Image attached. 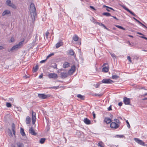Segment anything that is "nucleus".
<instances>
[{"label":"nucleus","mask_w":147,"mask_h":147,"mask_svg":"<svg viewBox=\"0 0 147 147\" xmlns=\"http://www.w3.org/2000/svg\"><path fill=\"white\" fill-rule=\"evenodd\" d=\"M30 15L32 19V22L34 23L35 19L37 17L36 10H30Z\"/></svg>","instance_id":"nucleus-1"},{"label":"nucleus","mask_w":147,"mask_h":147,"mask_svg":"<svg viewBox=\"0 0 147 147\" xmlns=\"http://www.w3.org/2000/svg\"><path fill=\"white\" fill-rule=\"evenodd\" d=\"M51 96L50 94H38V96L42 99H45L51 97Z\"/></svg>","instance_id":"nucleus-2"},{"label":"nucleus","mask_w":147,"mask_h":147,"mask_svg":"<svg viewBox=\"0 0 147 147\" xmlns=\"http://www.w3.org/2000/svg\"><path fill=\"white\" fill-rule=\"evenodd\" d=\"M6 3L7 6L13 8H16V6L12 3H11L10 0H7L6 1Z\"/></svg>","instance_id":"nucleus-3"},{"label":"nucleus","mask_w":147,"mask_h":147,"mask_svg":"<svg viewBox=\"0 0 147 147\" xmlns=\"http://www.w3.org/2000/svg\"><path fill=\"white\" fill-rule=\"evenodd\" d=\"M123 102L125 105H130V100L129 98H128L126 97H124Z\"/></svg>","instance_id":"nucleus-4"},{"label":"nucleus","mask_w":147,"mask_h":147,"mask_svg":"<svg viewBox=\"0 0 147 147\" xmlns=\"http://www.w3.org/2000/svg\"><path fill=\"white\" fill-rule=\"evenodd\" d=\"M101 82L102 83L108 84L113 82V81L109 79H104L102 80Z\"/></svg>","instance_id":"nucleus-5"},{"label":"nucleus","mask_w":147,"mask_h":147,"mask_svg":"<svg viewBox=\"0 0 147 147\" xmlns=\"http://www.w3.org/2000/svg\"><path fill=\"white\" fill-rule=\"evenodd\" d=\"M119 125L115 122H112L110 124V127L112 128L116 129L118 128Z\"/></svg>","instance_id":"nucleus-6"},{"label":"nucleus","mask_w":147,"mask_h":147,"mask_svg":"<svg viewBox=\"0 0 147 147\" xmlns=\"http://www.w3.org/2000/svg\"><path fill=\"white\" fill-rule=\"evenodd\" d=\"M48 76L50 78L57 79L58 78L57 74L54 73L49 74L48 75Z\"/></svg>","instance_id":"nucleus-7"},{"label":"nucleus","mask_w":147,"mask_h":147,"mask_svg":"<svg viewBox=\"0 0 147 147\" xmlns=\"http://www.w3.org/2000/svg\"><path fill=\"white\" fill-rule=\"evenodd\" d=\"M36 120V113L33 112V111H32V121L33 124H35Z\"/></svg>","instance_id":"nucleus-8"},{"label":"nucleus","mask_w":147,"mask_h":147,"mask_svg":"<svg viewBox=\"0 0 147 147\" xmlns=\"http://www.w3.org/2000/svg\"><path fill=\"white\" fill-rule=\"evenodd\" d=\"M134 140L135 141L137 142L138 144L142 146L145 145V144L144 142L142 140H139L138 138H135Z\"/></svg>","instance_id":"nucleus-9"},{"label":"nucleus","mask_w":147,"mask_h":147,"mask_svg":"<svg viewBox=\"0 0 147 147\" xmlns=\"http://www.w3.org/2000/svg\"><path fill=\"white\" fill-rule=\"evenodd\" d=\"M29 132V133L33 135L36 136L37 134V133L34 130L32 127H31L30 128Z\"/></svg>","instance_id":"nucleus-10"},{"label":"nucleus","mask_w":147,"mask_h":147,"mask_svg":"<svg viewBox=\"0 0 147 147\" xmlns=\"http://www.w3.org/2000/svg\"><path fill=\"white\" fill-rule=\"evenodd\" d=\"M63 43L62 40L60 39L59 42L56 44L55 47L56 48H58L60 46L63 45Z\"/></svg>","instance_id":"nucleus-11"},{"label":"nucleus","mask_w":147,"mask_h":147,"mask_svg":"<svg viewBox=\"0 0 147 147\" xmlns=\"http://www.w3.org/2000/svg\"><path fill=\"white\" fill-rule=\"evenodd\" d=\"M9 15V16H11V13L10 11L8 10H5L2 13V16Z\"/></svg>","instance_id":"nucleus-12"},{"label":"nucleus","mask_w":147,"mask_h":147,"mask_svg":"<svg viewBox=\"0 0 147 147\" xmlns=\"http://www.w3.org/2000/svg\"><path fill=\"white\" fill-rule=\"evenodd\" d=\"M11 129L13 133L14 136H16V126L14 123H13L11 125Z\"/></svg>","instance_id":"nucleus-13"},{"label":"nucleus","mask_w":147,"mask_h":147,"mask_svg":"<svg viewBox=\"0 0 147 147\" xmlns=\"http://www.w3.org/2000/svg\"><path fill=\"white\" fill-rule=\"evenodd\" d=\"M18 49H19V48L18 47V46L16 45H15L13 46L10 50H8L7 51L9 52L10 51L13 52L17 50Z\"/></svg>","instance_id":"nucleus-14"},{"label":"nucleus","mask_w":147,"mask_h":147,"mask_svg":"<svg viewBox=\"0 0 147 147\" xmlns=\"http://www.w3.org/2000/svg\"><path fill=\"white\" fill-rule=\"evenodd\" d=\"M61 78H67L68 75L66 72H62L60 74Z\"/></svg>","instance_id":"nucleus-15"},{"label":"nucleus","mask_w":147,"mask_h":147,"mask_svg":"<svg viewBox=\"0 0 147 147\" xmlns=\"http://www.w3.org/2000/svg\"><path fill=\"white\" fill-rule=\"evenodd\" d=\"M84 122L86 124L89 125L91 124V121L87 118H84Z\"/></svg>","instance_id":"nucleus-16"},{"label":"nucleus","mask_w":147,"mask_h":147,"mask_svg":"<svg viewBox=\"0 0 147 147\" xmlns=\"http://www.w3.org/2000/svg\"><path fill=\"white\" fill-rule=\"evenodd\" d=\"M104 121L107 124L109 123L111 121V119L108 117L105 118L104 120Z\"/></svg>","instance_id":"nucleus-17"},{"label":"nucleus","mask_w":147,"mask_h":147,"mask_svg":"<svg viewBox=\"0 0 147 147\" xmlns=\"http://www.w3.org/2000/svg\"><path fill=\"white\" fill-rule=\"evenodd\" d=\"M109 67H105L102 69V71L104 72H107L109 71Z\"/></svg>","instance_id":"nucleus-18"},{"label":"nucleus","mask_w":147,"mask_h":147,"mask_svg":"<svg viewBox=\"0 0 147 147\" xmlns=\"http://www.w3.org/2000/svg\"><path fill=\"white\" fill-rule=\"evenodd\" d=\"M26 124H28L30 123L31 122V119L29 116H27L26 118Z\"/></svg>","instance_id":"nucleus-19"},{"label":"nucleus","mask_w":147,"mask_h":147,"mask_svg":"<svg viewBox=\"0 0 147 147\" xmlns=\"http://www.w3.org/2000/svg\"><path fill=\"white\" fill-rule=\"evenodd\" d=\"M24 42V40H22L21 42H20L18 44H16V45L18 46V47L19 48L21 47L23 45V43Z\"/></svg>","instance_id":"nucleus-20"},{"label":"nucleus","mask_w":147,"mask_h":147,"mask_svg":"<svg viewBox=\"0 0 147 147\" xmlns=\"http://www.w3.org/2000/svg\"><path fill=\"white\" fill-rule=\"evenodd\" d=\"M69 66V63L67 62H65L63 65V67L64 68L68 67Z\"/></svg>","instance_id":"nucleus-21"},{"label":"nucleus","mask_w":147,"mask_h":147,"mask_svg":"<svg viewBox=\"0 0 147 147\" xmlns=\"http://www.w3.org/2000/svg\"><path fill=\"white\" fill-rule=\"evenodd\" d=\"M38 65H36L35 66L33 67V71L34 72H36L38 69Z\"/></svg>","instance_id":"nucleus-22"},{"label":"nucleus","mask_w":147,"mask_h":147,"mask_svg":"<svg viewBox=\"0 0 147 147\" xmlns=\"http://www.w3.org/2000/svg\"><path fill=\"white\" fill-rule=\"evenodd\" d=\"M20 134L23 136H26V134L24 132V129L22 127L20 128Z\"/></svg>","instance_id":"nucleus-23"},{"label":"nucleus","mask_w":147,"mask_h":147,"mask_svg":"<svg viewBox=\"0 0 147 147\" xmlns=\"http://www.w3.org/2000/svg\"><path fill=\"white\" fill-rule=\"evenodd\" d=\"M76 69V66L75 65H74L72 66L71 68V69L69 71H69H72V73H73L75 70Z\"/></svg>","instance_id":"nucleus-24"},{"label":"nucleus","mask_w":147,"mask_h":147,"mask_svg":"<svg viewBox=\"0 0 147 147\" xmlns=\"http://www.w3.org/2000/svg\"><path fill=\"white\" fill-rule=\"evenodd\" d=\"M77 97L82 100H84L85 99V96L80 94H78Z\"/></svg>","instance_id":"nucleus-25"},{"label":"nucleus","mask_w":147,"mask_h":147,"mask_svg":"<svg viewBox=\"0 0 147 147\" xmlns=\"http://www.w3.org/2000/svg\"><path fill=\"white\" fill-rule=\"evenodd\" d=\"M79 39V37L78 36L76 35L75 34L74 36L73 37V40L75 41H77Z\"/></svg>","instance_id":"nucleus-26"},{"label":"nucleus","mask_w":147,"mask_h":147,"mask_svg":"<svg viewBox=\"0 0 147 147\" xmlns=\"http://www.w3.org/2000/svg\"><path fill=\"white\" fill-rule=\"evenodd\" d=\"M30 9H36L35 5L33 3H31L30 6Z\"/></svg>","instance_id":"nucleus-27"},{"label":"nucleus","mask_w":147,"mask_h":147,"mask_svg":"<svg viewBox=\"0 0 147 147\" xmlns=\"http://www.w3.org/2000/svg\"><path fill=\"white\" fill-rule=\"evenodd\" d=\"M16 144L17 145V147H24V145L22 143L17 142Z\"/></svg>","instance_id":"nucleus-28"},{"label":"nucleus","mask_w":147,"mask_h":147,"mask_svg":"<svg viewBox=\"0 0 147 147\" xmlns=\"http://www.w3.org/2000/svg\"><path fill=\"white\" fill-rule=\"evenodd\" d=\"M8 133L9 134V136L10 137H13V134L11 131V129L8 128Z\"/></svg>","instance_id":"nucleus-29"},{"label":"nucleus","mask_w":147,"mask_h":147,"mask_svg":"<svg viewBox=\"0 0 147 147\" xmlns=\"http://www.w3.org/2000/svg\"><path fill=\"white\" fill-rule=\"evenodd\" d=\"M104 144L102 142H100L98 144V146L100 147H104Z\"/></svg>","instance_id":"nucleus-30"},{"label":"nucleus","mask_w":147,"mask_h":147,"mask_svg":"<svg viewBox=\"0 0 147 147\" xmlns=\"http://www.w3.org/2000/svg\"><path fill=\"white\" fill-rule=\"evenodd\" d=\"M57 65L55 63H53L52 64V67L55 69H57Z\"/></svg>","instance_id":"nucleus-31"},{"label":"nucleus","mask_w":147,"mask_h":147,"mask_svg":"<svg viewBox=\"0 0 147 147\" xmlns=\"http://www.w3.org/2000/svg\"><path fill=\"white\" fill-rule=\"evenodd\" d=\"M69 54L71 55H74V52L72 49H70L69 51Z\"/></svg>","instance_id":"nucleus-32"},{"label":"nucleus","mask_w":147,"mask_h":147,"mask_svg":"<svg viewBox=\"0 0 147 147\" xmlns=\"http://www.w3.org/2000/svg\"><path fill=\"white\" fill-rule=\"evenodd\" d=\"M46 139L45 138H41L40 141V143L41 144H43L45 141Z\"/></svg>","instance_id":"nucleus-33"},{"label":"nucleus","mask_w":147,"mask_h":147,"mask_svg":"<svg viewBox=\"0 0 147 147\" xmlns=\"http://www.w3.org/2000/svg\"><path fill=\"white\" fill-rule=\"evenodd\" d=\"M119 76L116 75H113L112 77V78L113 79L117 80L118 78H119Z\"/></svg>","instance_id":"nucleus-34"},{"label":"nucleus","mask_w":147,"mask_h":147,"mask_svg":"<svg viewBox=\"0 0 147 147\" xmlns=\"http://www.w3.org/2000/svg\"><path fill=\"white\" fill-rule=\"evenodd\" d=\"M102 15L107 16H111V14L108 12H104L102 13Z\"/></svg>","instance_id":"nucleus-35"},{"label":"nucleus","mask_w":147,"mask_h":147,"mask_svg":"<svg viewBox=\"0 0 147 147\" xmlns=\"http://www.w3.org/2000/svg\"><path fill=\"white\" fill-rule=\"evenodd\" d=\"M115 26L119 28H120V29H122L124 30H125V28H124L123 27H122L121 26H120L119 25H115Z\"/></svg>","instance_id":"nucleus-36"},{"label":"nucleus","mask_w":147,"mask_h":147,"mask_svg":"<svg viewBox=\"0 0 147 147\" xmlns=\"http://www.w3.org/2000/svg\"><path fill=\"white\" fill-rule=\"evenodd\" d=\"M110 54L113 59H115L116 58V55L113 53H110Z\"/></svg>","instance_id":"nucleus-37"},{"label":"nucleus","mask_w":147,"mask_h":147,"mask_svg":"<svg viewBox=\"0 0 147 147\" xmlns=\"http://www.w3.org/2000/svg\"><path fill=\"white\" fill-rule=\"evenodd\" d=\"M90 20H91V21L92 22L94 23H96L97 22H96V20L93 17H92L91 18V19H90Z\"/></svg>","instance_id":"nucleus-38"},{"label":"nucleus","mask_w":147,"mask_h":147,"mask_svg":"<svg viewBox=\"0 0 147 147\" xmlns=\"http://www.w3.org/2000/svg\"><path fill=\"white\" fill-rule=\"evenodd\" d=\"M127 10L132 15L136 17V15L133 12L131 11H130V10Z\"/></svg>","instance_id":"nucleus-39"},{"label":"nucleus","mask_w":147,"mask_h":147,"mask_svg":"<svg viewBox=\"0 0 147 147\" xmlns=\"http://www.w3.org/2000/svg\"><path fill=\"white\" fill-rule=\"evenodd\" d=\"M114 121H115V122L117 123H120L121 122L119 120L117 119H114Z\"/></svg>","instance_id":"nucleus-40"},{"label":"nucleus","mask_w":147,"mask_h":147,"mask_svg":"<svg viewBox=\"0 0 147 147\" xmlns=\"http://www.w3.org/2000/svg\"><path fill=\"white\" fill-rule=\"evenodd\" d=\"M6 106L8 107H11V104L9 102H6Z\"/></svg>","instance_id":"nucleus-41"},{"label":"nucleus","mask_w":147,"mask_h":147,"mask_svg":"<svg viewBox=\"0 0 147 147\" xmlns=\"http://www.w3.org/2000/svg\"><path fill=\"white\" fill-rule=\"evenodd\" d=\"M120 6L122 7L124 9H128L124 5H119Z\"/></svg>","instance_id":"nucleus-42"},{"label":"nucleus","mask_w":147,"mask_h":147,"mask_svg":"<svg viewBox=\"0 0 147 147\" xmlns=\"http://www.w3.org/2000/svg\"><path fill=\"white\" fill-rule=\"evenodd\" d=\"M127 59L129 61L130 63H131L132 61L131 59V57L130 56H128L127 57Z\"/></svg>","instance_id":"nucleus-43"},{"label":"nucleus","mask_w":147,"mask_h":147,"mask_svg":"<svg viewBox=\"0 0 147 147\" xmlns=\"http://www.w3.org/2000/svg\"><path fill=\"white\" fill-rule=\"evenodd\" d=\"M49 34V32L47 31L46 33V37L47 39H48V36Z\"/></svg>","instance_id":"nucleus-44"},{"label":"nucleus","mask_w":147,"mask_h":147,"mask_svg":"<svg viewBox=\"0 0 147 147\" xmlns=\"http://www.w3.org/2000/svg\"><path fill=\"white\" fill-rule=\"evenodd\" d=\"M126 123L127 124V127L129 128L130 127V124L128 122V121L127 120L126 121Z\"/></svg>","instance_id":"nucleus-45"},{"label":"nucleus","mask_w":147,"mask_h":147,"mask_svg":"<svg viewBox=\"0 0 147 147\" xmlns=\"http://www.w3.org/2000/svg\"><path fill=\"white\" fill-rule=\"evenodd\" d=\"M133 18L135 20H136L137 22H138L139 24H140V23L141 22H140L136 18H134V17H133Z\"/></svg>","instance_id":"nucleus-46"},{"label":"nucleus","mask_w":147,"mask_h":147,"mask_svg":"<svg viewBox=\"0 0 147 147\" xmlns=\"http://www.w3.org/2000/svg\"><path fill=\"white\" fill-rule=\"evenodd\" d=\"M140 24H141L142 26H143L144 27L147 29V27L143 24L141 22L140 23Z\"/></svg>","instance_id":"nucleus-47"},{"label":"nucleus","mask_w":147,"mask_h":147,"mask_svg":"<svg viewBox=\"0 0 147 147\" xmlns=\"http://www.w3.org/2000/svg\"><path fill=\"white\" fill-rule=\"evenodd\" d=\"M14 41V38L13 37H11L10 39L11 42H13Z\"/></svg>","instance_id":"nucleus-48"},{"label":"nucleus","mask_w":147,"mask_h":147,"mask_svg":"<svg viewBox=\"0 0 147 147\" xmlns=\"http://www.w3.org/2000/svg\"><path fill=\"white\" fill-rule=\"evenodd\" d=\"M103 8H105V7H106V8H109L110 9H113L112 8H111V7H108V6H106L105 5H104L103 6Z\"/></svg>","instance_id":"nucleus-49"},{"label":"nucleus","mask_w":147,"mask_h":147,"mask_svg":"<svg viewBox=\"0 0 147 147\" xmlns=\"http://www.w3.org/2000/svg\"><path fill=\"white\" fill-rule=\"evenodd\" d=\"M102 27H104V28L106 29L107 30L109 31L110 30L108 28H107L104 24L102 26Z\"/></svg>","instance_id":"nucleus-50"},{"label":"nucleus","mask_w":147,"mask_h":147,"mask_svg":"<svg viewBox=\"0 0 147 147\" xmlns=\"http://www.w3.org/2000/svg\"><path fill=\"white\" fill-rule=\"evenodd\" d=\"M102 27H104V28L106 29L107 30L109 31L110 30L108 28H107L104 24L102 26Z\"/></svg>","instance_id":"nucleus-51"},{"label":"nucleus","mask_w":147,"mask_h":147,"mask_svg":"<svg viewBox=\"0 0 147 147\" xmlns=\"http://www.w3.org/2000/svg\"><path fill=\"white\" fill-rule=\"evenodd\" d=\"M102 27H104V28L106 29L107 30L109 31L110 30L108 28H107L104 24L102 26Z\"/></svg>","instance_id":"nucleus-52"},{"label":"nucleus","mask_w":147,"mask_h":147,"mask_svg":"<svg viewBox=\"0 0 147 147\" xmlns=\"http://www.w3.org/2000/svg\"><path fill=\"white\" fill-rule=\"evenodd\" d=\"M96 24H98V25H99V26H102L104 24H102V23H99L98 22H97L96 23Z\"/></svg>","instance_id":"nucleus-53"},{"label":"nucleus","mask_w":147,"mask_h":147,"mask_svg":"<svg viewBox=\"0 0 147 147\" xmlns=\"http://www.w3.org/2000/svg\"><path fill=\"white\" fill-rule=\"evenodd\" d=\"M140 37L143 38L145 40H147V38L144 36H140Z\"/></svg>","instance_id":"nucleus-54"},{"label":"nucleus","mask_w":147,"mask_h":147,"mask_svg":"<svg viewBox=\"0 0 147 147\" xmlns=\"http://www.w3.org/2000/svg\"><path fill=\"white\" fill-rule=\"evenodd\" d=\"M92 115H93V118H95L96 117V115L94 112V111H93V112H92Z\"/></svg>","instance_id":"nucleus-55"},{"label":"nucleus","mask_w":147,"mask_h":147,"mask_svg":"<svg viewBox=\"0 0 147 147\" xmlns=\"http://www.w3.org/2000/svg\"><path fill=\"white\" fill-rule=\"evenodd\" d=\"M103 94H95V96H101L103 95Z\"/></svg>","instance_id":"nucleus-56"},{"label":"nucleus","mask_w":147,"mask_h":147,"mask_svg":"<svg viewBox=\"0 0 147 147\" xmlns=\"http://www.w3.org/2000/svg\"><path fill=\"white\" fill-rule=\"evenodd\" d=\"M108 111H111L112 110V108H111V105L108 108Z\"/></svg>","instance_id":"nucleus-57"},{"label":"nucleus","mask_w":147,"mask_h":147,"mask_svg":"<svg viewBox=\"0 0 147 147\" xmlns=\"http://www.w3.org/2000/svg\"><path fill=\"white\" fill-rule=\"evenodd\" d=\"M59 86H53V87H51V88H56V89H57L59 88Z\"/></svg>","instance_id":"nucleus-58"},{"label":"nucleus","mask_w":147,"mask_h":147,"mask_svg":"<svg viewBox=\"0 0 147 147\" xmlns=\"http://www.w3.org/2000/svg\"><path fill=\"white\" fill-rule=\"evenodd\" d=\"M46 59L42 60L41 61H40V63H43L45 62V61H46Z\"/></svg>","instance_id":"nucleus-59"},{"label":"nucleus","mask_w":147,"mask_h":147,"mask_svg":"<svg viewBox=\"0 0 147 147\" xmlns=\"http://www.w3.org/2000/svg\"><path fill=\"white\" fill-rule=\"evenodd\" d=\"M122 104H123V103L122 102H119V104H118V105L119 106H121L122 105Z\"/></svg>","instance_id":"nucleus-60"},{"label":"nucleus","mask_w":147,"mask_h":147,"mask_svg":"<svg viewBox=\"0 0 147 147\" xmlns=\"http://www.w3.org/2000/svg\"><path fill=\"white\" fill-rule=\"evenodd\" d=\"M43 77V74H41L40 75V76H39V78H41Z\"/></svg>","instance_id":"nucleus-61"},{"label":"nucleus","mask_w":147,"mask_h":147,"mask_svg":"<svg viewBox=\"0 0 147 147\" xmlns=\"http://www.w3.org/2000/svg\"><path fill=\"white\" fill-rule=\"evenodd\" d=\"M117 136H119V137L120 138H122L124 137V136L123 135H117Z\"/></svg>","instance_id":"nucleus-62"},{"label":"nucleus","mask_w":147,"mask_h":147,"mask_svg":"<svg viewBox=\"0 0 147 147\" xmlns=\"http://www.w3.org/2000/svg\"><path fill=\"white\" fill-rule=\"evenodd\" d=\"M137 33L138 34H140V35H142L143 36H144V34H142V33H140V32H137Z\"/></svg>","instance_id":"nucleus-63"},{"label":"nucleus","mask_w":147,"mask_h":147,"mask_svg":"<svg viewBox=\"0 0 147 147\" xmlns=\"http://www.w3.org/2000/svg\"><path fill=\"white\" fill-rule=\"evenodd\" d=\"M9 100L10 101H12V102H13V98H9Z\"/></svg>","instance_id":"nucleus-64"}]
</instances>
